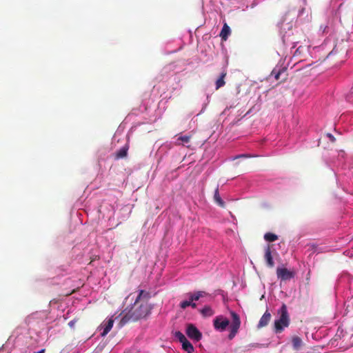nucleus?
I'll use <instances>...</instances> for the list:
<instances>
[{"instance_id": "20e7f679", "label": "nucleus", "mask_w": 353, "mask_h": 353, "mask_svg": "<svg viewBox=\"0 0 353 353\" xmlns=\"http://www.w3.org/2000/svg\"><path fill=\"white\" fill-rule=\"evenodd\" d=\"M231 316L232 320V323L230 326V333L229 334L228 336V338L230 339H232L235 336L241 325L240 318L236 313H235L234 312H231Z\"/></svg>"}, {"instance_id": "6ab92c4d", "label": "nucleus", "mask_w": 353, "mask_h": 353, "mask_svg": "<svg viewBox=\"0 0 353 353\" xmlns=\"http://www.w3.org/2000/svg\"><path fill=\"white\" fill-rule=\"evenodd\" d=\"M264 239L267 241L273 242L277 240L278 236L273 233L268 232L264 235Z\"/></svg>"}, {"instance_id": "a211bd4d", "label": "nucleus", "mask_w": 353, "mask_h": 353, "mask_svg": "<svg viewBox=\"0 0 353 353\" xmlns=\"http://www.w3.org/2000/svg\"><path fill=\"white\" fill-rule=\"evenodd\" d=\"M201 314L205 316H210L214 314L213 310L210 306H205L201 310Z\"/></svg>"}, {"instance_id": "9b49d317", "label": "nucleus", "mask_w": 353, "mask_h": 353, "mask_svg": "<svg viewBox=\"0 0 353 353\" xmlns=\"http://www.w3.org/2000/svg\"><path fill=\"white\" fill-rule=\"evenodd\" d=\"M208 296V294L204 291H196L194 293L189 294V298L191 301H196L199 300L201 298Z\"/></svg>"}, {"instance_id": "412c9836", "label": "nucleus", "mask_w": 353, "mask_h": 353, "mask_svg": "<svg viewBox=\"0 0 353 353\" xmlns=\"http://www.w3.org/2000/svg\"><path fill=\"white\" fill-rule=\"evenodd\" d=\"M285 70V68H283L282 70H276V69L273 70L271 74H270V77H274V78L276 79V80H279V76L281 75V74Z\"/></svg>"}, {"instance_id": "dca6fc26", "label": "nucleus", "mask_w": 353, "mask_h": 353, "mask_svg": "<svg viewBox=\"0 0 353 353\" xmlns=\"http://www.w3.org/2000/svg\"><path fill=\"white\" fill-rule=\"evenodd\" d=\"M277 276L281 280L287 279V268H278L277 269Z\"/></svg>"}, {"instance_id": "393cba45", "label": "nucleus", "mask_w": 353, "mask_h": 353, "mask_svg": "<svg viewBox=\"0 0 353 353\" xmlns=\"http://www.w3.org/2000/svg\"><path fill=\"white\" fill-rule=\"evenodd\" d=\"M246 157L245 155H239V156H236V157H235V159H236V158H239V157Z\"/></svg>"}, {"instance_id": "5701e85b", "label": "nucleus", "mask_w": 353, "mask_h": 353, "mask_svg": "<svg viewBox=\"0 0 353 353\" xmlns=\"http://www.w3.org/2000/svg\"><path fill=\"white\" fill-rule=\"evenodd\" d=\"M294 276V273L292 272L288 271V279Z\"/></svg>"}, {"instance_id": "aec40b11", "label": "nucleus", "mask_w": 353, "mask_h": 353, "mask_svg": "<svg viewBox=\"0 0 353 353\" xmlns=\"http://www.w3.org/2000/svg\"><path fill=\"white\" fill-rule=\"evenodd\" d=\"M174 336L181 343L187 340V338L185 336V335L180 331L176 332Z\"/></svg>"}, {"instance_id": "39448f33", "label": "nucleus", "mask_w": 353, "mask_h": 353, "mask_svg": "<svg viewBox=\"0 0 353 353\" xmlns=\"http://www.w3.org/2000/svg\"><path fill=\"white\" fill-rule=\"evenodd\" d=\"M229 321L223 318L222 316L216 317L214 320V326L216 330L223 331L229 325Z\"/></svg>"}, {"instance_id": "423d86ee", "label": "nucleus", "mask_w": 353, "mask_h": 353, "mask_svg": "<svg viewBox=\"0 0 353 353\" xmlns=\"http://www.w3.org/2000/svg\"><path fill=\"white\" fill-rule=\"evenodd\" d=\"M291 345L292 347L293 350L297 352L301 350V348L304 345V343L302 340V339L297 336V335H293L291 336Z\"/></svg>"}, {"instance_id": "7ed1b4c3", "label": "nucleus", "mask_w": 353, "mask_h": 353, "mask_svg": "<svg viewBox=\"0 0 353 353\" xmlns=\"http://www.w3.org/2000/svg\"><path fill=\"white\" fill-rule=\"evenodd\" d=\"M185 333L190 339L195 341H199L202 338V333L192 323L187 324Z\"/></svg>"}, {"instance_id": "ddd939ff", "label": "nucleus", "mask_w": 353, "mask_h": 353, "mask_svg": "<svg viewBox=\"0 0 353 353\" xmlns=\"http://www.w3.org/2000/svg\"><path fill=\"white\" fill-rule=\"evenodd\" d=\"M183 349L186 351L188 353H192L194 350V348L192 343L187 339L184 342L181 343Z\"/></svg>"}, {"instance_id": "4468645a", "label": "nucleus", "mask_w": 353, "mask_h": 353, "mask_svg": "<svg viewBox=\"0 0 353 353\" xmlns=\"http://www.w3.org/2000/svg\"><path fill=\"white\" fill-rule=\"evenodd\" d=\"M225 76H226V72H223L221 73L220 77L216 80V90L223 87L225 84V82L224 81V78L225 77Z\"/></svg>"}, {"instance_id": "1a4fd4ad", "label": "nucleus", "mask_w": 353, "mask_h": 353, "mask_svg": "<svg viewBox=\"0 0 353 353\" xmlns=\"http://www.w3.org/2000/svg\"><path fill=\"white\" fill-rule=\"evenodd\" d=\"M270 248H271V246L270 245H268L265 247L264 258H265V261L267 263V265L269 267L272 268L274 266V263L273 261V259H272V256Z\"/></svg>"}, {"instance_id": "4be33fe9", "label": "nucleus", "mask_w": 353, "mask_h": 353, "mask_svg": "<svg viewBox=\"0 0 353 353\" xmlns=\"http://www.w3.org/2000/svg\"><path fill=\"white\" fill-rule=\"evenodd\" d=\"M327 137H329L331 142L334 143L336 141L335 137L330 133H328Z\"/></svg>"}, {"instance_id": "2eb2a0df", "label": "nucleus", "mask_w": 353, "mask_h": 353, "mask_svg": "<svg viewBox=\"0 0 353 353\" xmlns=\"http://www.w3.org/2000/svg\"><path fill=\"white\" fill-rule=\"evenodd\" d=\"M191 139V136L189 135H185V136H180L176 139V143L178 145H184L185 143H188L190 142Z\"/></svg>"}, {"instance_id": "0eeeda50", "label": "nucleus", "mask_w": 353, "mask_h": 353, "mask_svg": "<svg viewBox=\"0 0 353 353\" xmlns=\"http://www.w3.org/2000/svg\"><path fill=\"white\" fill-rule=\"evenodd\" d=\"M272 316L269 311L266 310L263 315L260 319L257 325V328L261 329L268 325L271 320Z\"/></svg>"}, {"instance_id": "b1692460", "label": "nucleus", "mask_w": 353, "mask_h": 353, "mask_svg": "<svg viewBox=\"0 0 353 353\" xmlns=\"http://www.w3.org/2000/svg\"><path fill=\"white\" fill-rule=\"evenodd\" d=\"M46 349H41L39 352H34V353H45Z\"/></svg>"}, {"instance_id": "f3484780", "label": "nucleus", "mask_w": 353, "mask_h": 353, "mask_svg": "<svg viewBox=\"0 0 353 353\" xmlns=\"http://www.w3.org/2000/svg\"><path fill=\"white\" fill-rule=\"evenodd\" d=\"M189 306L195 308L196 307V304L195 303H193V301H191L190 299L189 301H183L180 303V307L182 309H185L187 307Z\"/></svg>"}, {"instance_id": "f03ea898", "label": "nucleus", "mask_w": 353, "mask_h": 353, "mask_svg": "<svg viewBox=\"0 0 353 353\" xmlns=\"http://www.w3.org/2000/svg\"><path fill=\"white\" fill-rule=\"evenodd\" d=\"M281 314L280 318L275 320L274 323V331L275 333H281L283 331L285 327H287V307L283 304L281 309L278 312Z\"/></svg>"}, {"instance_id": "6e6552de", "label": "nucleus", "mask_w": 353, "mask_h": 353, "mask_svg": "<svg viewBox=\"0 0 353 353\" xmlns=\"http://www.w3.org/2000/svg\"><path fill=\"white\" fill-rule=\"evenodd\" d=\"M114 325V320L110 318L107 321H104L101 324V328L103 329V332H101V336H105L108 334V333L111 330Z\"/></svg>"}, {"instance_id": "f257e3e1", "label": "nucleus", "mask_w": 353, "mask_h": 353, "mask_svg": "<svg viewBox=\"0 0 353 353\" xmlns=\"http://www.w3.org/2000/svg\"><path fill=\"white\" fill-rule=\"evenodd\" d=\"M149 293L144 290H140L134 304L130 309L124 310L121 314L123 316L120 321L121 326L129 322H134L145 318L150 312L151 307L148 303Z\"/></svg>"}, {"instance_id": "a878e982", "label": "nucleus", "mask_w": 353, "mask_h": 353, "mask_svg": "<svg viewBox=\"0 0 353 353\" xmlns=\"http://www.w3.org/2000/svg\"><path fill=\"white\" fill-rule=\"evenodd\" d=\"M352 97H353V92H352Z\"/></svg>"}, {"instance_id": "9d476101", "label": "nucleus", "mask_w": 353, "mask_h": 353, "mask_svg": "<svg viewBox=\"0 0 353 353\" xmlns=\"http://www.w3.org/2000/svg\"><path fill=\"white\" fill-rule=\"evenodd\" d=\"M129 150V145L126 143L124 146L121 148L116 153H115V159H123L127 157L128 151Z\"/></svg>"}, {"instance_id": "f8f14e48", "label": "nucleus", "mask_w": 353, "mask_h": 353, "mask_svg": "<svg viewBox=\"0 0 353 353\" xmlns=\"http://www.w3.org/2000/svg\"><path fill=\"white\" fill-rule=\"evenodd\" d=\"M214 200L215 203L218 205H219L221 208H224L225 207V202L222 200V199L219 194L218 187L214 190Z\"/></svg>"}]
</instances>
